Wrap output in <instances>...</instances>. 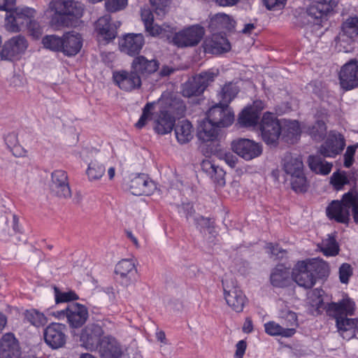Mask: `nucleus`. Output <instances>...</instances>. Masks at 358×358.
<instances>
[{
  "mask_svg": "<svg viewBox=\"0 0 358 358\" xmlns=\"http://www.w3.org/2000/svg\"><path fill=\"white\" fill-rule=\"evenodd\" d=\"M325 309L328 315L336 319L338 331L343 339L348 341L356 336L357 320L347 317L355 313V303L352 299L346 297L338 303H328Z\"/></svg>",
  "mask_w": 358,
  "mask_h": 358,
  "instance_id": "nucleus-1",
  "label": "nucleus"
},
{
  "mask_svg": "<svg viewBox=\"0 0 358 358\" xmlns=\"http://www.w3.org/2000/svg\"><path fill=\"white\" fill-rule=\"evenodd\" d=\"M355 203L353 193L348 192L343 194L341 201H333L327 208V215L331 220L337 222L348 224L350 221V209L353 213Z\"/></svg>",
  "mask_w": 358,
  "mask_h": 358,
  "instance_id": "nucleus-2",
  "label": "nucleus"
},
{
  "mask_svg": "<svg viewBox=\"0 0 358 358\" xmlns=\"http://www.w3.org/2000/svg\"><path fill=\"white\" fill-rule=\"evenodd\" d=\"M35 10L31 8H13L6 15V27L11 32H19L25 29L31 18L35 15Z\"/></svg>",
  "mask_w": 358,
  "mask_h": 358,
  "instance_id": "nucleus-3",
  "label": "nucleus"
},
{
  "mask_svg": "<svg viewBox=\"0 0 358 358\" xmlns=\"http://www.w3.org/2000/svg\"><path fill=\"white\" fill-rule=\"evenodd\" d=\"M224 296L227 305L234 311H243L246 302V297L242 290L237 286L236 281L231 278L222 280Z\"/></svg>",
  "mask_w": 358,
  "mask_h": 358,
  "instance_id": "nucleus-4",
  "label": "nucleus"
},
{
  "mask_svg": "<svg viewBox=\"0 0 358 358\" xmlns=\"http://www.w3.org/2000/svg\"><path fill=\"white\" fill-rule=\"evenodd\" d=\"M281 122L271 113L264 114L260 124L263 141L268 145H276L281 134Z\"/></svg>",
  "mask_w": 358,
  "mask_h": 358,
  "instance_id": "nucleus-5",
  "label": "nucleus"
},
{
  "mask_svg": "<svg viewBox=\"0 0 358 358\" xmlns=\"http://www.w3.org/2000/svg\"><path fill=\"white\" fill-rule=\"evenodd\" d=\"M215 74L205 71L185 82L182 87V94L185 97L200 96L208 85L214 80Z\"/></svg>",
  "mask_w": 358,
  "mask_h": 358,
  "instance_id": "nucleus-6",
  "label": "nucleus"
},
{
  "mask_svg": "<svg viewBox=\"0 0 358 358\" xmlns=\"http://www.w3.org/2000/svg\"><path fill=\"white\" fill-rule=\"evenodd\" d=\"M28 48V41L24 36L17 35L12 37L3 44L0 52L1 59L7 61L19 59Z\"/></svg>",
  "mask_w": 358,
  "mask_h": 358,
  "instance_id": "nucleus-7",
  "label": "nucleus"
},
{
  "mask_svg": "<svg viewBox=\"0 0 358 358\" xmlns=\"http://www.w3.org/2000/svg\"><path fill=\"white\" fill-rule=\"evenodd\" d=\"M59 318L66 317L70 327L79 328L83 326L87 317L88 311L87 308L78 303L69 304L66 308L57 312Z\"/></svg>",
  "mask_w": 358,
  "mask_h": 358,
  "instance_id": "nucleus-8",
  "label": "nucleus"
},
{
  "mask_svg": "<svg viewBox=\"0 0 358 358\" xmlns=\"http://www.w3.org/2000/svg\"><path fill=\"white\" fill-rule=\"evenodd\" d=\"M204 33L202 27L194 25L175 34L172 41L178 48L194 46L201 41Z\"/></svg>",
  "mask_w": 358,
  "mask_h": 358,
  "instance_id": "nucleus-9",
  "label": "nucleus"
},
{
  "mask_svg": "<svg viewBox=\"0 0 358 358\" xmlns=\"http://www.w3.org/2000/svg\"><path fill=\"white\" fill-rule=\"evenodd\" d=\"M220 128L230 126L234 120V113L228 105L219 103L212 106L207 113V117Z\"/></svg>",
  "mask_w": 358,
  "mask_h": 358,
  "instance_id": "nucleus-10",
  "label": "nucleus"
},
{
  "mask_svg": "<svg viewBox=\"0 0 358 358\" xmlns=\"http://www.w3.org/2000/svg\"><path fill=\"white\" fill-rule=\"evenodd\" d=\"M103 331L98 324H89L81 331L80 341L82 346L90 351H96L103 340Z\"/></svg>",
  "mask_w": 358,
  "mask_h": 358,
  "instance_id": "nucleus-11",
  "label": "nucleus"
},
{
  "mask_svg": "<svg viewBox=\"0 0 358 358\" xmlns=\"http://www.w3.org/2000/svg\"><path fill=\"white\" fill-rule=\"evenodd\" d=\"M110 21L111 17L107 14L100 17L94 24L98 40L103 44H108L113 41L117 36V26L111 23Z\"/></svg>",
  "mask_w": 358,
  "mask_h": 358,
  "instance_id": "nucleus-12",
  "label": "nucleus"
},
{
  "mask_svg": "<svg viewBox=\"0 0 358 358\" xmlns=\"http://www.w3.org/2000/svg\"><path fill=\"white\" fill-rule=\"evenodd\" d=\"M158 103L161 105V110L168 112L172 115L182 116L186 110L183 101L173 92H164L158 99Z\"/></svg>",
  "mask_w": 358,
  "mask_h": 358,
  "instance_id": "nucleus-13",
  "label": "nucleus"
},
{
  "mask_svg": "<svg viewBox=\"0 0 358 358\" xmlns=\"http://www.w3.org/2000/svg\"><path fill=\"white\" fill-rule=\"evenodd\" d=\"M50 6L61 17L66 16L79 18L83 15V8L81 4L73 0H52Z\"/></svg>",
  "mask_w": 358,
  "mask_h": 358,
  "instance_id": "nucleus-14",
  "label": "nucleus"
},
{
  "mask_svg": "<svg viewBox=\"0 0 358 358\" xmlns=\"http://www.w3.org/2000/svg\"><path fill=\"white\" fill-rule=\"evenodd\" d=\"M156 189L154 181L150 180L144 173L132 176L129 183L128 189L136 196L150 195Z\"/></svg>",
  "mask_w": 358,
  "mask_h": 358,
  "instance_id": "nucleus-15",
  "label": "nucleus"
},
{
  "mask_svg": "<svg viewBox=\"0 0 358 358\" xmlns=\"http://www.w3.org/2000/svg\"><path fill=\"white\" fill-rule=\"evenodd\" d=\"M66 326L59 323H52L44 330V340L52 349L62 348L66 343Z\"/></svg>",
  "mask_w": 358,
  "mask_h": 358,
  "instance_id": "nucleus-16",
  "label": "nucleus"
},
{
  "mask_svg": "<svg viewBox=\"0 0 358 358\" xmlns=\"http://www.w3.org/2000/svg\"><path fill=\"white\" fill-rule=\"evenodd\" d=\"M233 151L246 160H250L262 153L261 146L248 138L235 140L231 143Z\"/></svg>",
  "mask_w": 358,
  "mask_h": 358,
  "instance_id": "nucleus-17",
  "label": "nucleus"
},
{
  "mask_svg": "<svg viewBox=\"0 0 358 358\" xmlns=\"http://www.w3.org/2000/svg\"><path fill=\"white\" fill-rule=\"evenodd\" d=\"M113 78L115 84L124 91L130 92L141 86V77L134 70L114 72Z\"/></svg>",
  "mask_w": 358,
  "mask_h": 358,
  "instance_id": "nucleus-18",
  "label": "nucleus"
},
{
  "mask_svg": "<svg viewBox=\"0 0 358 358\" xmlns=\"http://www.w3.org/2000/svg\"><path fill=\"white\" fill-rule=\"evenodd\" d=\"M144 43L145 39L142 34H127L120 40V50L129 56H136L140 53Z\"/></svg>",
  "mask_w": 358,
  "mask_h": 358,
  "instance_id": "nucleus-19",
  "label": "nucleus"
},
{
  "mask_svg": "<svg viewBox=\"0 0 358 358\" xmlns=\"http://www.w3.org/2000/svg\"><path fill=\"white\" fill-rule=\"evenodd\" d=\"M342 88L348 90L358 85V60L352 59L341 69L339 74Z\"/></svg>",
  "mask_w": 358,
  "mask_h": 358,
  "instance_id": "nucleus-20",
  "label": "nucleus"
},
{
  "mask_svg": "<svg viewBox=\"0 0 358 358\" xmlns=\"http://www.w3.org/2000/svg\"><path fill=\"white\" fill-rule=\"evenodd\" d=\"M50 189L59 197L69 198L71 196L67 173L63 170H55L51 174Z\"/></svg>",
  "mask_w": 358,
  "mask_h": 358,
  "instance_id": "nucleus-21",
  "label": "nucleus"
},
{
  "mask_svg": "<svg viewBox=\"0 0 358 358\" xmlns=\"http://www.w3.org/2000/svg\"><path fill=\"white\" fill-rule=\"evenodd\" d=\"M294 281L300 287L310 289L315 284V279L308 268L306 261L298 262L292 270Z\"/></svg>",
  "mask_w": 358,
  "mask_h": 358,
  "instance_id": "nucleus-22",
  "label": "nucleus"
},
{
  "mask_svg": "<svg viewBox=\"0 0 358 358\" xmlns=\"http://www.w3.org/2000/svg\"><path fill=\"white\" fill-rule=\"evenodd\" d=\"M0 358H21L18 341L13 334H6L0 339Z\"/></svg>",
  "mask_w": 358,
  "mask_h": 358,
  "instance_id": "nucleus-23",
  "label": "nucleus"
},
{
  "mask_svg": "<svg viewBox=\"0 0 358 358\" xmlns=\"http://www.w3.org/2000/svg\"><path fill=\"white\" fill-rule=\"evenodd\" d=\"M204 51L214 55L221 54L230 50L228 40L221 33H213L210 38H206L203 43Z\"/></svg>",
  "mask_w": 358,
  "mask_h": 358,
  "instance_id": "nucleus-24",
  "label": "nucleus"
},
{
  "mask_svg": "<svg viewBox=\"0 0 358 358\" xmlns=\"http://www.w3.org/2000/svg\"><path fill=\"white\" fill-rule=\"evenodd\" d=\"M102 358H120L122 355L121 347L117 340L111 336H105L96 349Z\"/></svg>",
  "mask_w": 358,
  "mask_h": 358,
  "instance_id": "nucleus-25",
  "label": "nucleus"
},
{
  "mask_svg": "<svg viewBox=\"0 0 358 358\" xmlns=\"http://www.w3.org/2000/svg\"><path fill=\"white\" fill-rule=\"evenodd\" d=\"M115 272L119 276L121 283L127 286L136 275V268L132 259H124L116 264Z\"/></svg>",
  "mask_w": 358,
  "mask_h": 358,
  "instance_id": "nucleus-26",
  "label": "nucleus"
},
{
  "mask_svg": "<svg viewBox=\"0 0 358 358\" xmlns=\"http://www.w3.org/2000/svg\"><path fill=\"white\" fill-rule=\"evenodd\" d=\"M63 53L69 57L77 55L82 46L83 38L80 34L76 31L66 32L63 35Z\"/></svg>",
  "mask_w": 358,
  "mask_h": 358,
  "instance_id": "nucleus-27",
  "label": "nucleus"
},
{
  "mask_svg": "<svg viewBox=\"0 0 358 358\" xmlns=\"http://www.w3.org/2000/svg\"><path fill=\"white\" fill-rule=\"evenodd\" d=\"M220 127L208 118L202 120L197 129V136L203 142L213 141L219 134Z\"/></svg>",
  "mask_w": 358,
  "mask_h": 358,
  "instance_id": "nucleus-28",
  "label": "nucleus"
},
{
  "mask_svg": "<svg viewBox=\"0 0 358 358\" xmlns=\"http://www.w3.org/2000/svg\"><path fill=\"white\" fill-rule=\"evenodd\" d=\"M131 69L137 74L148 76L157 71V60L155 59H148L144 56L136 57L131 63Z\"/></svg>",
  "mask_w": 358,
  "mask_h": 358,
  "instance_id": "nucleus-29",
  "label": "nucleus"
},
{
  "mask_svg": "<svg viewBox=\"0 0 358 358\" xmlns=\"http://www.w3.org/2000/svg\"><path fill=\"white\" fill-rule=\"evenodd\" d=\"M279 306L278 317L282 326L286 327L285 328H294L296 331L299 326L296 313L292 310L284 301H280Z\"/></svg>",
  "mask_w": 358,
  "mask_h": 358,
  "instance_id": "nucleus-30",
  "label": "nucleus"
},
{
  "mask_svg": "<svg viewBox=\"0 0 358 358\" xmlns=\"http://www.w3.org/2000/svg\"><path fill=\"white\" fill-rule=\"evenodd\" d=\"M235 21L231 17L224 13L215 15L210 21L209 29L213 32H222L223 29L231 31L235 27Z\"/></svg>",
  "mask_w": 358,
  "mask_h": 358,
  "instance_id": "nucleus-31",
  "label": "nucleus"
},
{
  "mask_svg": "<svg viewBox=\"0 0 358 358\" xmlns=\"http://www.w3.org/2000/svg\"><path fill=\"white\" fill-rule=\"evenodd\" d=\"M155 102L148 103L143 108V113L138 122L135 124V127L141 129L149 122H152V129L157 133V119L155 112Z\"/></svg>",
  "mask_w": 358,
  "mask_h": 358,
  "instance_id": "nucleus-32",
  "label": "nucleus"
},
{
  "mask_svg": "<svg viewBox=\"0 0 358 358\" xmlns=\"http://www.w3.org/2000/svg\"><path fill=\"white\" fill-rule=\"evenodd\" d=\"M290 272L289 268L283 265H278L271 272L270 280L274 287H283L289 282Z\"/></svg>",
  "mask_w": 358,
  "mask_h": 358,
  "instance_id": "nucleus-33",
  "label": "nucleus"
},
{
  "mask_svg": "<svg viewBox=\"0 0 358 358\" xmlns=\"http://www.w3.org/2000/svg\"><path fill=\"white\" fill-rule=\"evenodd\" d=\"M281 134L285 141L294 143L300 134V127L297 121L284 120L281 123Z\"/></svg>",
  "mask_w": 358,
  "mask_h": 358,
  "instance_id": "nucleus-34",
  "label": "nucleus"
},
{
  "mask_svg": "<svg viewBox=\"0 0 358 358\" xmlns=\"http://www.w3.org/2000/svg\"><path fill=\"white\" fill-rule=\"evenodd\" d=\"M310 169L317 174L328 175L332 169V164L326 162L321 155H311L308 157Z\"/></svg>",
  "mask_w": 358,
  "mask_h": 358,
  "instance_id": "nucleus-35",
  "label": "nucleus"
},
{
  "mask_svg": "<svg viewBox=\"0 0 358 358\" xmlns=\"http://www.w3.org/2000/svg\"><path fill=\"white\" fill-rule=\"evenodd\" d=\"M175 134L178 141L181 143H187L193 138L192 125L188 120H182L175 127Z\"/></svg>",
  "mask_w": 358,
  "mask_h": 358,
  "instance_id": "nucleus-36",
  "label": "nucleus"
},
{
  "mask_svg": "<svg viewBox=\"0 0 358 358\" xmlns=\"http://www.w3.org/2000/svg\"><path fill=\"white\" fill-rule=\"evenodd\" d=\"M259 119V110L254 108H246L239 115L238 122L243 127H254Z\"/></svg>",
  "mask_w": 358,
  "mask_h": 358,
  "instance_id": "nucleus-37",
  "label": "nucleus"
},
{
  "mask_svg": "<svg viewBox=\"0 0 358 358\" xmlns=\"http://www.w3.org/2000/svg\"><path fill=\"white\" fill-rule=\"evenodd\" d=\"M283 169L290 176L303 173V164L300 157L286 155L284 158Z\"/></svg>",
  "mask_w": 358,
  "mask_h": 358,
  "instance_id": "nucleus-38",
  "label": "nucleus"
},
{
  "mask_svg": "<svg viewBox=\"0 0 358 358\" xmlns=\"http://www.w3.org/2000/svg\"><path fill=\"white\" fill-rule=\"evenodd\" d=\"M308 268L313 273L315 279L322 278L328 275L329 272V265L320 259H312L306 260Z\"/></svg>",
  "mask_w": 358,
  "mask_h": 358,
  "instance_id": "nucleus-39",
  "label": "nucleus"
},
{
  "mask_svg": "<svg viewBox=\"0 0 358 358\" xmlns=\"http://www.w3.org/2000/svg\"><path fill=\"white\" fill-rule=\"evenodd\" d=\"M176 117L168 112L160 110L158 115V134H166L174 128Z\"/></svg>",
  "mask_w": 358,
  "mask_h": 358,
  "instance_id": "nucleus-40",
  "label": "nucleus"
},
{
  "mask_svg": "<svg viewBox=\"0 0 358 358\" xmlns=\"http://www.w3.org/2000/svg\"><path fill=\"white\" fill-rule=\"evenodd\" d=\"M264 327L265 331L271 336H281L282 337L289 338L296 333L294 328H285L275 322L266 323Z\"/></svg>",
  "mask_w": 358,
  "mask_h": 358,
  "instance_id": "nucleus-41",
  "label": "nucleus"
},
{
  "mask_svg": "<svg viewBox=\"0 0 358 358\" xmlns=\"http://www.w3.org/2000/svg\"><path fill=\"white\" fill-rule=\"evenodd\" d=\"M42 43L45 49L63 52V36L59 37L55 34L46 35L42 38Z\"/></svg>",
  "mask_w": 358,
  "mask_h": 358,
  "instance_id": "nucleus-42",
  "label": "nucleus"
},
{
  "mask_svg": "<svg viewBox=\"0 0 358 358\" xmlns=\"http://www.w3.org/2000/svg\"><path fill=\"white\" fill-rule=\"evenodd\" d=\"M105 171V166L98 161L94 160L89 164L86 173L90 181H95L101 179Z\"/></svg>",
  "mask_w": 358,
  "mask_h": 358,
  "instance_id": "nucleus-43",
  "label": "nucleus"
},
{
  "mask_svg": "<svg viewBox=\"0 0 358 358\" xmlns=\"http://www.w3.org/2000/svg\"><path fill=\"white\" fill-rule=\"evenodd\" d=\"M341 33L350 38L357 37L358 36V17H348L342 24Z\"/></svg>",
  "mask_w": 358,
  "mask_h": 358,
  "instance_id": "nucleus-44",
  "label": "nucleus"
},
{
  "mask_svg": "<svg viewBox=\"0 0 358 358\" xmlns=\"http://www.w3.org/2000/svg\"><path fill=\"white\" fill-rule=\"evenodd\" d=\"M141 19L144 24L145 30L148 35L155 36L157 29L154 26V15L149 8L141 10Z\"/></svg>",
  "mask_w": 358,
  "mask_h": 358,
  "instance_id": "nucleus-45",
  "label": "nucleus"
},
{
  "mask_svg": "<svg viewBox=\"0 0 358 358\" xmlns=\"http://www.w3.org/2000/svg\"><path fill=\"white\" fill-rule=\"evenodd\" d=\"M24 319L36 327L44 326L47 323V318L44 314L36 309L26 310L24 313Z\"/></svg>",
  "mask_w": 358,
  "mask_h": 358,
  "instance_id": "nucleus-46",
  "label": "nucleus"
},
{
  "mask_svg": "<svg viewBox=\"0 0 358 358\" xmlns=\"http://www.w3.org/2000/svg\"><path fill=\"white\" fill-rule=\"evenodd\" d=\"M336 48L339 52H349L352 50L354 38L347 36V35L339 33L335 38Z\"/></svg>",
  "mask_w": 358,
  "mask_h": 358,
  "instance_id": "nucleus-47",
  "label": "nucleus"
},
{
  "mask_svg": "<svg viewBox=\"0 0 358 358\" xmlns=\"http://www.w3.org/2000/svg\"><path fill=\"white\" fill-rule=\"evenodd\" d=\"M292 189L296 192H305L308 189V182L304 173L290 176Z\"/></svg>",
  "mask_w": 358,
  "mask_h": 358,
  "instance_id": "nucleus-48",
  "label": "nucleus"
},
{
  "mask_svg": "<svg viewBox=\"0 0 358 358\" xmlns=\"http://www.w3.org/2000/svg\"><path fill=\"white\" fill-rule=\"evenodd\" d=\"M321 251L326 256H336L338 254L339 248L336 239L332 236H329L322 241L321 245Z\"/></svg>",
  "mask_w": 358,
  "mask_h": 358,
  "instance_id": "nucleus-49",
  "label": "nucleus"
},
{
  "mask_svg": "<svg viewBox=\"0 0 358 358\" xmlns=\"http://www.w3.org/2000/svg\"><path fill=\"white\" fill-rule=\"evenodd\" d=\"M326 130L325 123L322 120H318L309 128L308 134L314 140L320 141L324 138Z\"/></svg>",
  "mask_w": 358,
  "mask_h": 358,
  "instance_id": "nucleus-50",
  "label": "nucleus"
},
{
  "mask_svg": "<svg viewBox=\"0 0 358 358\" xmlns=\"http://www.w3.org/2000/svg\"><path fill=\"white\" fill-rule=\"evenodd\" d=\"M331 146L332 148L339 147L338 154H339L345 147V140L343 136L336 132H331L327 138V145Z\"/></svg>",
  "mask_w": 358,
  "mask_h": 358,
  "instance_id": "nucleus-51",
  "label": "nucleus"
},
{
  "mask_svg": "<svg viewBox=\"0 0 358 358\" xmlns=\"http://www.w3.org/2000/svg\"><path fill=\"white\" fill-rule=\"evenodd\" d=\"M5 141L8 148H11L13 147L16 150V153L14 152L15 156L21 157L26 155L27 151L17 145V135L15 133L7 135L5 138Z\"/></svg>",
  "mask_w": 358,
  "mask_h": 358,
  "instance_id": "nucleus-52",
  "label": "nucleus"
},
{
  "mask_svg": "<svg viewBox=\"0 0 358 358\" xmlns=\"http://www.w3.org/2000/svg\"><path fill=\"white\" fill-rule=\"evenodd\" d=\"M237 94L238 90L236 87L231 85H224L222 90L221 103L228 105Z\"/></svg>",
  "mask_w": 358,
  "mask_h": 358,
  "instance_id": "nucleus-53",
  "label": "nucleus"
},
{
  "mask_svg": "<svg viewBox=\"0 0 358 358\" xmlns=\"http://www.w3.org/2000/svg\"><path fill=\"white\" fill-rule=\"evenodd\" d=\"M128 4V0H105V7L107 11L115 13L124 9Z\"/></svg>",
  "mask_w": 358,
  "mask_h": 358,
  "instance_id": "nucleus-54",
  "label": "nucleus"
},
{
  "mask_svg": "<svg viewBox=\"0 0 358 358\" xmlns=\"http://www.w3.org/2000/svg\"><path fill=\"white\" fill-rule=\"evenodd\" d=\"M55 289V301L57 303H63V302H69L71 301H74L78 299L77 294L73 292H61L59 289L56 287H54Z\"/></svg>",
  "mask_w": 358,
  "mask_h": 358,
  "instance_id": "nucleus-55",
  "label": "nucleus"
},
{
  "mask_svg": "<svg viewBox=\"0 0 358 358\" xmlns=\"http://www.w3.org/2000/svg\"><path fill=\"white\" fill-rule=\"evenodd\" d=\"M331 183L336 189L340 190L348 183V179L344 173L336 172L331 177Z\"/></svg>",
  "mask_w": 358,
  "mask_h": 358,
  "instance_id": "nucleus-56",
  "label": "nucleus"
},
{
  "mask_svg": "<svg viewBox=\"0 0 358 358\" xmlns=\"http://www.w3.org/2000/svg\"><path fill=\"white\" fill-rule=\"evenodd\" d=\"M352 275V268L350 264L344 263L339 268V279L342 283L347 284Z\"/></svg>",
  "mask_w": 358,
  "mask_h": 358,
  "instance_id": "nucleus-57",
  "label": "nucleus"
},
{
  "mask_svg": "<svg viewBox=\"0 0 358 358\" xmlns=\"http://www.w3.org/2000/svg\"><path fill=\"white\" fill-rule=\"evenodd\" d=\"M225 172L219 166H217L214 169L213 174L209 177L213 180V182L220 186H223L225 184L224 180Z\"/></svg>",
  "mask_w": 358,
  "mask_h": 358,
  "instance_id": "nucleus-58",
  "label": "nucleus"
},
{
  "mask_svg": "<svg viewBox=\"0 0 358 358\" xmlns=\"http://www.w3.org/2000/svg\"><path fill=\"white\" fill-rule=\"evenodd\" d=\"M25 29H27L30 35H31L34 38H38L42 34V29L39 24L33 20V18L30 19V22L27 23Z\"/></svg>",
  "mask_w": 358,
  "mask_h": 358,
  "instance_id": "nucleus-59",
  "label": "nucleus"
},
{
  "mask_svg": "<svg viewBox=\"0 0 358 358\" xmlns=\"http://www.w3.org/2000/svg\"><path fill=\"white\" fill-rule=\"evenodd\" d=\"M327 145V140L322 144L320 148L319 152L320 155L323 157H333L338 155V151L339 147H335V148H332L331 146Z\"/></svg>",
  "mask_w": 358,
  "mask_h": 358,
  "instance_id": "nucleus-60",
  "label": "nucleus"
},
{
  "mask_svg": "<svg viewBox=\"0 0 358 358\" xmlns=\"http://www.w3.org/2000/svg\"><path fill=\"white\" fill-rule=\"evenodd\" d=\"M355 150L356 147L353 145H350L347 148V150L344 155V166L346 168L350 167L351 165L352 164Z\"/></svg>",
  "mask_w": 358,
  "mask_h": 358,
  "instance_id": "nucleus-61",
  "label": "nucleus"
},
{
  "mask_svg": "<svg viewBox=\"0 0 358 358\" xmlns=\"http://www.w3.org/2000/svg\"><path fill=\"white\" fill-rule=\"evenodd\" d=\"M194 223L197 226V227H201V229H210L213 227V222L211 220L208 218H205L203 216L194 218Z\"/></svg>",
  "mask_w": 358,
  "mask_h": 358,
  "instance_id": "nucleus-62",
  "label": "nucleus"
},
{
  "mask_svg": "<svg viewBox=\"0 0 358 358\" xmlns=\"http://www.w3.org/2000/svg\"><path fill=\"white\" fill-rule=\"evenodd\" d=\"M202 171L206 173L208 176L213 174L216 165L210 159H204L201 164Z\"/></svg>",
  "mask_w": 358,
  "mask_h": 358,
  "instance_id": "nucleus-63",
  "label": "nucleus"
},
{
  "mask_svg": "<svg viewBox=\"0 0 358 358\" xmlns=\"http://www.w3.org/2000/svg\"><path fill=\"white\" fill-rule=\"evenodd\" d=\"M179 213H183L187 220H189L190 217L192 216V215L194 213V210L193 209V206L190 203H183L180 208H179Z\"/></svg>",
  "mask_w": 358,
  "mask_h": 358,
  "instance_id": "nucleus-64",
  "label": "nucleus"
}]
</instances>
